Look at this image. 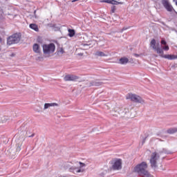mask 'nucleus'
Returning a JSON list of instances; mask_svg holds the SVG:
<instances>
[{"mask_svg": "<svg viewBox=\"0 0 177 177\" xmlns=\"http://www.w3.org/2000/svg\"><path fill=\"white\" fill-rule=\"evenodd\" d=\"M32 49L35 53H41V47L39 46V44H33Z\"/></svg>", "mask_w": 177, "mask_h": 177, "instance_id": "obj_10", "label": "nucleus"}, {"mask_svg": "<svg viewBox=\"0 0 177 177\" xmlns=\"http://www.w3.org/2000/svg\"><path fill=\"white\" fill-rule=\"evenodd\" d=\"M102 82L98 81H93L88 84V86H100Z\"/></svg>", "mask_w": 177, "mask_h": 177, "instance_id": "obj_15", "label": "nucleus"}, {"mask_svg": "<svg viewBox=\"0 0 177 177\" xmlns=\"http://www.w3.org/2000/svg\"><path fill=\"white\" fill-rule=\"evenodd\" d=\"M95 55L100 57H107V54H105L104 53H103L102 51H97L95 53Z\"/></svg>", "mask_w": 177, "mask_h": 177, "instance_id": "obj_17", "label": "nucleus"}, {"mask_svg": "<svg viewBox=\"0 0 177 177\" xmlns=\"http://www.w3.org/2000/svg\"><path fill=\"white\" fill-rule=\"evenodd\" d=\"M128 28H123V29H122V30L123 31H125V30H127Z\"/></svg>", "mask_w": 177, "mask_h": 177, "instance_id": "obj_33", "label": "nucleus"}, {"mask_svg": "<svg viewBox=\"0 0 177 177\" xmlns=\"http://www.w3.org/2000/svg\"><path fill=\"white\" fill-rule=\"evenodd\" d=\"M0 42H2V38L0 37Z\"/></svg>", "mask_w": 177, "mask_h": 177, "instance_id": "obj_35", "label": "nucleus"}, {"mask_svg": "<svg viewBox=\"0 0 177 177\" xmlns=\"http://www.w3.org/2000/svg\"><path fill=\"white\" fill-rule=\"evenodd\" d=\"M101 2L105 3H111V5H120V2L115 0H103V1H101Z\"/></svg>", "mask_w": 177, "mask_h": 177, "instance_id": "obj_11", "label": "nucleus"}, {"mask_svg": "<svg viewBox=\"0 0 177 177\" xmlns=\"http://www.w3.org/2000/svg\"><path fill=\"white\" fill-rule=\"evenodd\" d=\"M4 18H5V15H3V11L0 10V21L3 20Z\"/></svg>", "mask_w": 177, "mask_h": 177, "instance_id": "obj_24", "label": "nucleus"}, {"mask_svg": "<svg viewBox=\"0 0 177 177\" xmlns=\"http://www.w3.org/2000/svg\"><path fill=\"white\" fill-rule=\"evenodd\" d=\"M57 106H59L57 103H46L44 104V110H46L47 109H49V107H55Z\"/></svg>", "mask_w": 177, "mask_h": 177, "instance_id": "obj_12", "label": "nucleus"}, {"mask_svg": "<svg viewBox=\"0 0 177 177\" xmlns=\"http://www.w3.org/2000/svg\"><path fill=\"white\" fill-rule=\"evenodd\" d=\"M126 99L131 100V102H134V103H140L141 104H144L145 100L142 99V97L136 94L129 93L126 96Z\"/></svg>", "mask_w": 177, "mask_h": 177, "instance_id": "obj_6", "label": "nucleus"}, {"mask_svg": "<svg viewBox=\"0 0 177 177\" xmlns=\"http://www.w3.org/2000/svg\"><path fill=\"white\" fill-rule=\"evenodd\" d=\"M134 56H136V57H139V55L138 54H134Z\"/></svg>", "mask_w": 177, "mask_h": 177, "instance_id": "obj_30", "label": "nucleus"}, {"mask_svg": "<svg viewBox=\"0 0 177 177\" xmlns=\"http://www.w3.org/2000/svg\"><path fill=\"white\" fill-rule=\"evenodd\" d=\"M134 171L137 172L138 175L145 177H151V175L147 171V163L142 162L140 164L137 165L134 167Z\"/></svg>", "mask_w": 177, "mask_h": 177, "instance_id": "obj_2", "label": "nucleus"}, {"mask_svg": "<svg viewBox=\"0 0 177 177\" xmlns=\"http://www.w3.org/2000/svg\"><path fill=\"white\" fill-rule=\"evenodd\" d=\"M171 154V152L165 149H163L162 151H160L159 153L153 152L151 153L150 156V165L151 168H153V169H156L158 165H157V162L158 160H160V154Z\"/></svg>", "mask_w": 177, "mask_h": 177, "instance_id": "obj_1", "label": "nucleus"}, {"mask_svg": "<svg viewBox=\"0 0 177 177\" xmlns=\"http://www.w3.org/2000/svg\"><path fill=\"white\" fill-rule=\"evenodd\" d=\"M68 35L69 37H74L75 35V31L73 29H68Z\"/></svg>", "mask_w": 177, "mask_h": 177, "instance_id": "obj_22", "label": "nucleus"}, {"mask_svg": "<svg viewBox=\"0 0 177 177\" xmlns=\"http://www.w3.org/2000/svg\"><path fill=\"white\" fill-rule=\"evenodd\" d=\"M150 45H151V48H152L154 50L157 48V46H156V39H152L151 41Z\"/></svg>", "mask_w": 177, "mask_h": 177, "instance_id": "obj_21", "label": "nucleus"}, {"mask_svg": "<svg viewBox=\"0 0 177 177\" xmlns=\"http://www.w3.org/2000/svg\"><path fill=\"white\" fill-rule=\"evenodd\" d=\"M34 134H32L31 136H29L28 138H33Z\"/></svg>", "mask_w": 177, "mask_h": 177, "instance_id": "obj_31", "label": "nucleus"}, {"mask_svg": "<svg viewBox=\"0 0 177 177\" xmlns=\"http://www.w3.org/2000/svg\"><path fill=\"white\" fill-rule=\"evenodd\" d=\"M64 81H73L75 82L76 81H79L81 82L82 80H80V77L75 75H66L64 77Z\"/></svg>", "mask_w": 177, "mask_h": 177, "instance_id": "obj_8", "label": "nucleus"}, {"mask_svg": "<svg viewBox=\"0 0 177 177\" xmlns=\"http://www.w3.org/2000/svg\"><path fill=\"white\" fill-rule=\"evenodd\" d=\"M164 59H168V60H175L177 58V56L175 55H165L163 56Z\"/></svg>", "mask_w": 177, "mask_h": 177, "instance_id": "obj_14", "label": "nucleus"}, {"mask_svg": "<svg viewBox=\"0 0 177 177\" xmlns=\"http://www.w3.org/2000/svg\"><path fill=\"white\" fill-rule=\"evenodd\" d=\"M73 165L69 168L70 172H73V174H80V172H82L81 168L85 167V165L81 162H76L73 163Z\"/></svg>", "mask_w": 177, "mask_h": 177, "instance_id": "obj_5", "label": "nucleus"}, {"mask_svg": "<svg viewBox=\"0 0 177 177\" xmlns=\"http://www.w3.org/2000/svg\"><path fill=\"white\" fill-rule=\"evenodd\" d=\"M30 28H31L32 30H34L35 31H38V26H37V24H30L29 25Z\"/></svg>", "mask_w": 177, "mask_h": 177, "instance_id": "obj_19", "label": "nucleus"}, {"mask_svg": "<svg viewBox=\"0 0 177 177\" xmlns=\"http://www.w3.org/2000/svg\"><path fill=\"white\" fill-rule=\"evenodd\" d=\"M78 0H73L72 2H77Z\"/></svg>", "mask_w": 177, "mask_h": 177, "instance_id": "obj_34", "label": "nucleus"}, {"mask_svg": "<svg viewBox=\"0 0 177 177\" xmlns=\"http://www.w3.org/2000/svg\"><path fill=\"white\" fill-rule=\"evenodd\" d=\"M162 49H164V50H169V47L166 44L162 47Z\"/></svg>", "mask_w": 177, "mask_h": 177, "instance_id": "obj_26", "label": "nucleus"}, {"mask_svg": "<svg viewBox=\"0 0 177 177\" xmlns=\"http://www.w3.org/2000/svg\"><path fill=\"white\" fill-rule=\"evenodd\" d=\"M21 39V35L20 33H15L8 37L7 45H13L19 44Z\"/></svg>", "mask_w": 177, "mask_h": 177, "instance_id": "obj_4", "label": "nucleus"}, {"mask_svg": "<svg viewBox=\"0 0 177 177\" xmlns=\"http://www.w3.org/2000/svg\"><path fill=\"white\" fill-rule=\"evenodd\" d=\"M17 151H20V150H21V148L20 147H18L17 148Z\"/></svg>", "mask_w": 177, "mask_h": 177, "instance_id": "obj_29", "label": "nucleus"}, {"mask_svg": "<svg viewBox=\"0 0 177 177\" xmlns=\"http://www.w3.org/2000/svg\"><path fill=\"white\" fill-rule=\"evenodd\" d=\"M64 53V49L63 48H59L57 51V55L59 57L63 56V54Z\"/></svg>", "mask_w": 177, "mask_h": 177, "instance_id": "obj_18", "label": "nucleus"}, {"mask_svg": "<svg viewBox=\"0 0 177 177\" xmlns=\"http://www.w3.org/2000/svg\"><path fill=\"white\" fill-rule=\"evenodd\" d=\"M37 11H35L34 13L35 14Z\"/></svg>", "mask_w": 177, "mask_h": 177, "instance_id": "obj_36", "label": "nucleus"}, {"mask_svg": "<svg viewBox=\"0 0 177 177\" xmlns=\"http://www.w3.org/2000/svg\"><path fill=\"white\" fill-rule=\"evenodd\" d=\"M154 50H156V52H157L158 55H159V56H160L161 57H164V56H165V55H164V50H162V49L160 48V47H156Z\"/></svg>", "mask_w": 177, "mask_h": 177, "instance_id": "obj_13", "label": "nucleus"}, {"mask_svg": "<svg viewBox=\"0 0 177 177\" xmlns=\"http://www.w3.org/2000/svg\"><path fill=\"white\" fill-rule=\"evenodd\" d=\"M36 60H37V62H41V60H44V57H37L36 58Z\"/></svg>", "mask_w": 177, "mask_h": 177, "instance_id": "obj_27", "label": "nucleus"}, {"mask_svg": "<svg viewBox=\"0 0 177 177\" xmlns=\"http://www.w3.org/2000/svg\"><path fill=\"white\" fill-rule=\"evenodd\" d=\"M162 3L165 9H166V10H167V12H175L174 7H172V5L170 4L169 1L162 0Z\"/></svg>", "mask_w": 177, "mask_h": 177, "instance_id": "obj_9", "label": "nucleus"}, {"mask_svg": "<svg viewBox=\"0 0 177 177\" xmlns=\"http://www.w3.org/2000/svg\"><path fill=\"white\" fill-rule=\"evenodd\" d=\"M167 133H176V132H177V127L169 129L167 131Z\"/></svg>", "mask_w": 177, "mask_h": 177, "instance_id": "obj_20", "label": "nucleus"}, {"mask_svg": "<svg viewBox=\"0 0 177 177\" xmlns=\"http://www.w3.org/2000/svg\"><path fill=\"white\" fill-rule=\"evenodd\" d=\"M129 62V59L127 57H122L119 59L120 64H127Z\"/></svg>", "mask_w": 177, "mask_h": 177, "instance_id": "obj_16", "label": "nucleus"}, {"mask_svg": "<svg viewBox=\"0 0 177 177\" xmlns=\"http://www.w3.org/2000/svg\"><path fill=\"white\" fill-rule=\"evenodd\" d=\"M112 169L114 171H120L122 168V160L120 158H115L111 160Z\"/></svg>", "mask_w": 177, "mask_h": 177, "instance_id": "obj_7", "label": "nucleus"}, {"mask_svg": "<svg viewBox=\"0 0 177 177\" xmlns=\"http://www.w3.org/2000/svg\"><path fill=\"white\" fill-rule=\"evenodd\" d=\"M84 54L82 53H78V56H82Z\"/></svg>", "mask_w": 177, "mask_h": 177, "instance_id": "obj_32", "label": "nucleus"}, {"mask_svg": "<svg viewBox=\"0 0 177 177\" xmlns=\"http://www.w3.org/2000/svg\"><path fill=\"white\" fill-rule=\"evenodd\" d=\"M161 44H162V45H167V41H165V40H162L161 41Z\"/></svg>", "mask_w": 177, "mask_h": 177, "instance_id": "obj_28", "label": "nucleus"}, {"mask_svg": "<svg viewBox=\"0 0 177 177\" xmlns=\"http://www.w3.org/2000/svg\"><path fill=\"white\" fill-rule=\"evenodd\" d=\"M111 13H114L115 12V6H113L111 7Z\"/></svg>", "mask_w": 177, "mask_h": 177, "instance_id": "obj_25", "label": "nucleus"}, {"mask_svg": "<svg viewBox=\"0 0 177 177\" xmlns=\"http://www.w3.org/2000/svg\"><path fill=\"white\" fill-rule=\"evenodd\" d=\"M8 121H9V118L8 116H4L1 120L3 124L8 122Z\"/></svg>", "mask_w": 177, "mask_h": 177, "instance_id": "obj_23", "label": "nucleus"}, {"mask_svg": "<svg viewBox=\"0 0 177 177\" xmlns=\"http://www.w3.org/2000/svg\"><path fill=\"white\" fill-rule=\"evenodd\" d=\"M42 48L43 53L46 56V57H50V55L55 53L56 46H55V44L51 43L49 44H44L42 46Z\"/></svg>", "mask_w": 177, "mask_h": 177, "instance_id": "obj_3", "label": "nucleus"}, {"mask_svg": "<svg viewBox=\"0 0 177 177\" xmlns=\"http://www.w3.org/2000/svg\"><path fill=\"white\" fill-rule=\"evenodd\" d=\"M1 48H0V52H1Z\"/></svg>", "mask_w": 177, "mask_h": 177, "instance_id": "obj_37", "label": "nucleus"}, {"mask_svg": "<svg viewBox=\"0 0 177 177\" xmlns=\"http://www.w3.org/2000/svg\"><path fill=\"white\" fill-rule=\"evenodd\" d=\"M176 5H177V1L176 2Z\"/></svg>", "mask_w": 177, "mask_h": 177, "instance_id": "obj_38", "label": "nucleus"}]
</instances>
